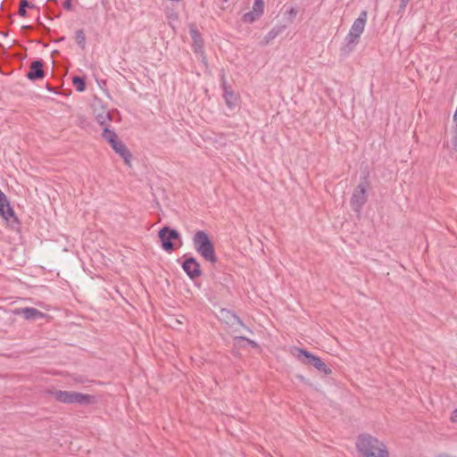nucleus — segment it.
Listing matches in <instances>:
<instances>
[{
	"label": "nucleus",
	"instance_id": "72a5a7b5",
	"mask_svg": "<svg viewBox=\"0 0 457 457\" xmlns=\"http://www.w3.org/2000/svg\"><path fill=\"white\" fill-rule=\"evenodd\" d=\"M223 2H227L228 0H222Z\"/></svg>",
	"mask_w": 457,
	"mask_h": 457
},
{
	"label": "nucleus",
	"instance_id": "9b49d317",
	"mask_svg": "<svg viewBox=\"0 0 457 457\" xmlns=\"http://www.w3.org/2000/svg\"><path fill=\"white\" fill-rule=\"evenodd\" d=\"M0 215L3 219L9 220L11 218L13 219L17 223L19 222L18 218L15 215L13 208L11 206L10 202L5 194L0 189Z\"/></svg>",
	"mask_w": 457,
	"mask_h": 457
},
{
	"label": "nucleus",
	"instance_id": "2f4dec72",
	"mask_svg": "<svg viewBox=\"0 0 457 457\" xmlns=\"http://www.w3.org/2000/svg\"><path fill=\"white\" fill-rule=\"evenodd\" d=\"M297 378L303 382V377L302 375H298Z\"/></svg>",
	"mask_w": 457,
	"mask_h": 457
},
{
	"label": "nucleus",
	"instance_id": "393cba45",
	"mask_svg": "<svg viewBox=\"0 0 457 457\" xmlns=\"http://www.w3.org/2000/svg\"><path fill=\"white\" fill-rule=\"evenodd\" d=\"M71 1L72 0H64L63 8L69 11L72 10Z\"/></svg>",
	"mask_w": 457,
	"mask_h": 457
},
{
	"label": "nucleus",
	"instance_id": "6ab92c4d",
	"mask_svg": "<svg viewBox=\"0 0 457 457\" xmlns=\"http://www.w3.org/2000/svg\"><path fill=\"white\" fill-rule=\"evenodd\" d=\"M27 8L35 9L36 5L29 3L28 0H21L18 14L21 17L27 16Z\"/></svg>",
	"mask_w": 457,
	"mask_h": 457
},
{
	"label": "nucleus",
	"instance_id": "a878e982",
	"mask_svg": "<svg viewBox=\"0 0 457 457\" xmlns=\"http://www.w3.org/2000/svg\"><path fill=\"white\" fill-rule=\"evenodd\" d=\"M287 13L288 15L290 16L291 19L295 18L297 14V10L294 7H291L288 11H287Z\"/></svg>",
	"mask_w": 457,
	"mask_h": 457
},
{
	"label": "nucleus",
	"instance_id": "f3484780",
	"mask_svg": "<svg viewBox=\"0 0 457 457\" xmlns=\"http://www.w3.org/2000/svg\"><path fill=\"white\" fill-rule=\"evenodd\" d=\"M285 29V26H277L271 29L263 37L261 45L268 46L273 39H275Z\"/></svg>",
	"mask_w": 457,
	"mask_h": 457
},
{
	"label": "nucleus",
	"instance_id": "1a4fd4ad",
	"mask_svg": "<svg viewBox=\"0 0 457 457\" xmlns=\"http://www.w3.org/2000/svg\"><path fill=\"white\" fill-rule=\"evenodd\" d=\"M181 267L186 274L192 279H195L202 275V270L200 267V263L197 260L193 257H186L185 260L181 263Z\"/></svg>",
	"mask_w": 457,
	"mask_h": 457
},
{
	"label": "nucleus",
	"instance_id": "39448f33",
	"mask_svg": "<svg viewBox=\"0 0 457 457\" xmlns=\"http://www.w3.org/2000/svg\"><path fill=\"white\" fill-rule=\"evenodd\" d=\"M291 353L303 364L312 365L325 375H330L332 373V370L328 368L320 357L312 354L305 349L294 346L291 349Z\"/></svg>",
	"mask_w": 457,
	"mask_h": 457
},
{
	"label": "nucleus",
	"instance_id": "ddd939ff",
	"mask_svg": "<svg viewBox=\"0 0 457 457\" xmlns=\"http://www.w3.org/2000/svg\"><path fill=\"white\" fill-rule=\"evenodd\" d=\"M16 315H22L27 320H37L46 317V314L33 307L17 308L13 311Z\"/></svg>",
	"mask_w": 457,
	"mask_h": 457
},
{
	"label": "nucleus",
	"instance_id": "473e14b6",
	"mask_svg": "<svg viewBox=\"0 0 457 457\" xmlns=\"http://www.w3.org/2000/svg\"><path fill=\"white\" fill-rule=\"evenodd\" d=\"M439 457H450V456L445 454V455H440Z\"/></svg>",
	"mask_w": 457,
	"mask_h": 457
},
{
	"label": "nucleus",
	"instance_id": "f8f14e48",
	"mask_svg": "<svg viewBox=\"0 0 457 457\" xmlns=\"http://www.w3.org/2000/svg\"><path fill=\"white\" fill-rule=\"evenodd\" d=\"M44 62L41 59L34 60L29 65V71L26 77L30 81H37L42 79L46 76V72L43 70Z\"/></svg>",
	"mask_w": 457,
	"mask_h": 457
},
{
	"label": "nucleus",
	"instance_id": "4468645a",
	"mask_svg": "<svg viewBox=\"0 0 457 457\" xmlns=\"http://www.w3.org/2000/svg\"><path fill=\"white\" fill-rule=\"evenodd\" d=\"M189 34L193 40L194 52L197 54H203L204 43V39L202 38V35L195 24L192 23L189 25Z\"/></svg>",
	"mask_w": 457,
	"mask_h": 457
},
{
	"label": "nucleus",
	"instance_id": "0eeeda50",
	"mask_svg": "<svg viewBox=\"0 0 457 457\" xmlns=\"http://www.w3.org/2000/svg\"><path fill=\"white\" fill-rule=\"evenodd\" d=\"M365 183H360L353 190L352 197L350 199V204L353 210L361 213L363 205L366 204L368 199L367 187L369 186L368 177H363Z\"/></svg>",
	"mask_w": 457,
	"mask_h": 457
},
{
	"label": "nucleus",
	"instance_id": "7ed1b4c3",
	"mask_svg": "<svg viewBox=\"0 0 457 457\" xmlns=\"http://www.w3.org/2000/svg\"><path fill=\"white\" fill-rule=\"evenodd\" d=\"M193 245L195 251L203 259L212 264L218 262L215 254L214 244L209 235L204 230H198L193 237Z\"/></svg>",
	"mask_w": 457,
	"mask_h": 457
},
{
	"label": "nucleus",
	"instance_id": "423d86ee",
	"mask_svg": "<svg viewBox=\"0 0 457 457\" xmlns=\"http://www.w3.org/2000/svg\"><path fill=\"white\" fill-rule=\"evenodd\" d=\"M102 137L110 144L114 152L124 160L125 163L130 165L132 154L126 145L118 139V136L115 131L111 129L109 127H104Z\"/></svg>",
	"mask_w": 457,
	"mask_h": 457
},
{
	"label": "nucleus",
	"instance_id": "f257e3e1",
	"mask_svg": "<svg viewBox=\"0 0 457 457\" xmlns=\"http://www.w3.org/2000/svg\"><path fill=\"white\" fill-rule=\"evenodd\" d=\"M355 445L360 457H389L385 444L370 434L360 435Z\"/></svg>",
	"mask_w": 457,
	"mask_h": 457
},
{
	"label": "nucleus",
	"instance_id": "dca6fc26",
	"mask_svg": "<svg viewBox=\"0 0 457 457\" xmlns=\"http://www.w3.org/2000/svg\"><path fill=\"white\" fill-rule=\"evenodd\" d=\"M221 314L226 319V322L230 325H236L238 324L241 327L246 328L247 330L251 331L242 321V320L233 312L228 310H221Z\"/></svg>",
	"mask_w": 457,
	"mask_h": 457
},
{
	"label": "nucleus",
	"instance_id": "f03ea898",
	"mask_svg": "<svg viewBox=\"0 0 457 457\" xmlns=\"http://www.w3.org/2000/svg\"><path fill=\"white\" fill-rule=\"evenodd\" d=\"M367 21V12L362 11L359 17L353 21L349 33L345 37L344 44L341 47V53L348 55L357 46L360 37L364 30Z\"/></svg>",
	"mask_w": 457,
	"mask_h": 457
},
{
	"label": "nucleus",
	"instance_id": "c85d7f7f",
	"mask_svg": "<svg viewBox=\"0 0 457 457\" xmlns=\"http://www.w3.org/2000/svg\"><path fill=\"white\" fill-rule=\"evenodd\" d=\"M46 88L48 91L50 92H53L54 91V88L49 85V84H46Z\"/></svg>",
	"mask_w": 457,
	"mask_h": 457
},
{
	"label": "nucleus",
	"instance_id": "412c9836",
	"mask_svg": "<svg viewBox=\"0 0 457 457\" xmlns=\"http://www.w3.org/2000/svg\"><path fill=\"white\" fill-rule=\"evenodd\" d=\"M234 345L235 346H241V342H246L252 348H257L258 347V344L253 341V340H251L245 337H243V336H237V337H235L234 339Z\"/></svg>",
	"mask_w": 457,
	"mask_h": 457
},
{
	"label": "nucleus",
	"instance_id": "cd10ccee",
	"mask_svg": "<svg viewBox=\"0 0 457 457\" xmlns=\"http://www.w3.org/2000/svg\"><path fill=\"white\" fill-rule=\"evenodd\" d=\"M56 4V0H47V2H46V9H47L48 12L51 11V8H52L51 4Z\"/></svg>",
	"mask_w": 457,
	"mask_h": 457
},
{
	"label": "nucleus",
	"instance_id": "aec40b11",
	"mask_svg": "<svg viewBox=\"0 0 457 457\" xmlns=\"http://www.w3.org/2000/svg\"><path fill=\"white\" fill-rule=\"evenodd\" d=\"M72 84L78 92H84L86 90V79L84 77L74 76L72 78Z\"/></svg>",
	"mask_w": 457,
	"mask_h": 457
},
{
	"label": "nucleus",
	"instance_id": "2eb2a0df",
	"mask_svg": "<svg viewBox=\"0 0 457 457\" xmlns=\"http://www.w3.org/2000/svg\"><path fill=\"white\" fill-rule=\"evenodd\" d=\"M222 89H223V97L226 101L227 106L230 110H234L238 105V96L237 95L228 87L223 79L222 82Z\"/></svg>",
	"mask_w": 457,
	"mask_h": 457
},
{
	"label": "nucleus",
	"instance_id": "a211bd4d",
	"mask_svg": "<svg viewBox=\"0 0 457 457\" xmlns=\"http://www.w3.org/2000/svg\"><path fill=\"white\" fill-rule=\"evenodd\" d=\"M261 16L262 14H260L258 12L253 9L252 11L245 12L243 15L242 21L245 23H253L255 21H257Z\"/></svg>",
	"mask_w": 457,
	"mask_h": 457
},
{
	"label": "nucleus",
	"instance_id": "bb28decb",
	"mask_svg": "<svg viewBox=\"0 0 457 457\" xmlns=\"http://www.w3.org/2000/svg\"><path fill=\"white\" fill-rule=\"evenodd\" d=\"M451 421L455 423L457 422V409H455L453 412H452V415H451V418H450Z\"/></svg>",
	"mask_w": 457,
	"mask_h": 457
},
{
	"label": "nucleus",
	"instance_id": "c756f323",
	"mask_svg": "<svg viewBox=\"0 0 457 457\" xmlns=\"http://www.w3.org/2000/svg\"><path fill=\"white\" fill-rule=\"evenodd\" d=\"M37 23H38L39 26H41V27H43L44 29H46V28L44 26V24L40 21L39 18H37Z\"/></svg>",
	"mask_w": 457,
	"mask_h": 457
},
{
	"label": "nucleus",
	"instance_id": "9d476101",
	"mask_svg": "<svg viewBox=\"0 0 457 457\" xmlns=\"http://www.w3.org/2000/svg\"><path fill=\"white\" fill-rule=\"evenodd\" d=\"M94 108V115L96 121L103 127H109L107 124V121L112 120L113 116L112 112L108 110H106L101 104V102H98L97 104H93Z\"/></svg>",
	"mask_w": 457,
	"mask_h": 457
},
{
	"label": "nucleus",
	"instance_id": "7c9ffc66",
	"mask_svg": "<svg viewBox=\"0 0 457 457\" xmlns=\"http://www.w3.org/2000/svg\"><path fill=\"white\" fill-rule=\"evenodd\" d=\"M31 27L29 25H24L22 26V29H30Z\"/></svg>",
	"mask_w": 457,
	"mask_h": 457
},
{
	"label": "nucleus",
	"instance_id": "6e6552de",
	"mask_svg": "<svg viewBox=\"0 0 457 457\" xmlns=\"http://www.w3.org/2000/svg\"><path fill=\"white\" fill-rule=\"evenodd\" d=\"M158 237L162 243V248L167 253H171L175 250L174 240H180L179 232L169 226L162 227L158 232Z\"/></svg>",
	"mask_w": 457,
	"mask_h": 457
},
{
	"label": "nucleus",
	"instance_id": "4be33fe9",
	"mask_svg": "<svg viewBox=\"0 0 457 457\" xmlns=\"http://www.w3.org/2000/svg\"><path fill=\"white\" fill-rule=\"evenodd\" d=\"M75 40L81 49L86 47V35L83 29H78L75 33Z\"/></svg>",
	"mask_w": 457,
	"mask_h": 457
},
{
	"label": "nucleus",
	"instance_id": "5701e85b",
	"mask_svg": "<svg viewBox=\"0 0 457 457\" xmlns=\"http://www.w3.org/2000/svg\"><path fill=\"white\" fill-rule=\"evenodd\" d=\"M253 9L262 15L264 9V3L262 0H254Z\"/></svg>",
	"mask_w": 457,
	"mask_h": 457
},
{
	"label": "nucleus",
	"instance_id": "b1692460",
	"mask_svg": "<svg viewBox=\"0 0 457 457\" xmlns=\"http://www.w3.org/2000/svg\"><path fill=\"white\" fill-rule=\"evenodd\" d=\"M410 0H401L400 1V5H399V12H403L404 11L407 4L409 3Z\"/></svg>",
	"mask_w": 457,
	"mask_h": 457
},
{
	"label": "nucleus",
	"instance_id": "20e7f679",
	"mask_svg": "<svg viewBox=\"0 0 457 457\" xmlns=\"http://www.w3.org/2000/svg\"><path fill=\"white\" fill-rule=\"evenodd\" d=\"M57 402L62 403H78L82 406H88L96 403L95 395L83 394L75 391L54 390L51 392Z\"/></svg>",
	"mask_w": 457,
	"mask_h": 457
}]
</instances>
